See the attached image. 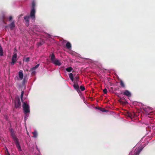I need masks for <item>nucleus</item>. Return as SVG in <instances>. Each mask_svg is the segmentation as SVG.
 Returning a JSON list of instances; mask_svg holds the SVG:
<instances>
[{
	"mask_svg": "<svg viewBox=\"0 0 155 155\" xmlns=\"http://www.w3.org/2000/svg\"><path fill=\"white\" fill-rule=\"evenodd\" d=\"M23 110L25 113H27L30 112L29 106L27 103H23Z\"/></svg>",
	"mask_w": 155,
	"mask_h": 155,
	"instance_id": "nucleus-1",
	"label": "nucleus"
},
{
	"mask_svg": "<svg viewBox=\"0 0 155 155\" xmlns=\"http://www.w3.org/2000/svg\"><path fill=\"white\" fill-rule=\"evenodd\" d=\"M21 105V103L20 102V99L19 97L16 98L15 101V108H19L20 107Z\"/></svg>",
	"mask_w": 155,
	"mask_h": 155,
	"instance_id": "nucleus-2",
	"label": "nucleus"
},
{
	"mask_svg": "<svg viewBox=\"0 0 155 155\" xmlns=\"http://www.w3.org/2000/svg\"><path fill=\"white\" fill-rule=\"evenodd\" d=\"M17 54L15 53L12 57V62H11V64L12 65H13L17 61Z\"/></svg>",
	"mask_w": 155,
	"mask_h": 155,
	"instance_id": "nucleus-3",
	"label": "nucleus"
},
{
	"mask_svg": "<svg viewBox=\"0 0 155 155\" xmlns=\"http://www.w3.org/2000/svg\"><path fill=\"white\" fill-rule=\"evenodd\" d=\"M14 141L16 145V147L18 149L20 150H21V146L19 143L18 140L17 138L15 137L14 138Z\"/></svg>",
	"mask_w": 155,
	"mask_h": 155,
	"instance_id": "nucleus-4",
	"label": "nucleus"
},
{
	"mask_svg": "<svg viewBox=\"0 0 155 155\" xmlns=\"http://www.w3.org/2000/svg\"><path fill=\"white\" fill-rule=\"evenodd\" d=\"M35 9H32L30 14V16L32 19H35Z\"/></svg>",
	"mask_w": 155,
	"mask_h": 155,
	"instance_id": "nucleus-5",
	"label": "nucleus"
},
{
	"mask_svg": "<svg viewBox=\"0 0 155 155\" xmlns=\"http://www.w3.org/2000/svg\"><path fill=\"white\" fill-rule=\"evenodd\" d=\"M123 94L126 96L128 97H130L131 96V94L130 92L127 90H125L123 93Z\"/></svg>",
	"mask_w": 155,
	"mask_h": 155,
	"instance_id": "nucleus-6",
	"label": "nucleus"
},
{
	"mask_svg": "<svg viewBox=\"0 0 155 155\" xmlns=\"http://www.w3.org/2000/svg\"><path fill=\"white\" fill-rule=\"evenodd\" d=\"M73 86L74 89L76 90L78 92L80 91L79 86L77 82H74V84L73 85Z\"/></svg>",
	"mask_w": 155,
	"mask_h": 155,
	"instance_id": "nucleus-7",
	"label": "nucleus"
},
{
	"mask_svg": "<svg viewBox=\"0 0 155 155\" xmlns=\"http://www.w3.org/2000/svg\"><path fill=\"white\" fill-rule=\"evenodd\" d=\"M53 63L54 64L58 66H60L61 64V63L60 61L57 59H56L55 61L53 62Z\"/></svg>",
	"mask_w": 155,
	"mask_h": 155,
	"instance_id": "nucleus-8",
	"label": "nucleus"
},
{
	"mask_svg": "<svg viewBox=\"0 0 155 155\" xmlns=\"http://www.w3.org/2000/svg\"><path fill=\"white\" fill-rule=\"evenodd\" d=\"M9 27L11 30H12L14 29L15 27V21H13L9 25Z\"/></svg>",
	"mask_w": 155,
	"mask_h": 155,
	"instance_id": "nucleus-9",
	"label": "nucleus"
},
{
	"mask_svg": "<svg viewBox=\"0 0 155 155\" xmlns=\"http://www.w3.org/2000/svg\"><path fill=\"white\" fill-rule=\"evenodd\" d=\"M24 19L26 23L28 25H29V16H26L24 17Z\"/></svg>",
	"mask_w": 155,
	"mask_h": 155,
	"instance_id": "nucleus-10",
	"label": "nucleus"
},
{
	"mask_svg": "<svg viewBox=\"0 0 155 155\" xmlns=\"http://www.w3.org/2000/svg\"><path fill=\"white\" fill-rule=\"evenodd\" d=\"M18 75L19 78L21 80H22L23 78V71L22 70H20L18 73Z\"/></svg>",
	"mask_w": 155,
	"mask_h": 155,
	"instance_id": "nucleus-11",
	"label": "nucleus"
},
{
	"mask_svg": "<svg viewBox=\"0 0 155 155\" xmlns=\"http://www.w3.org/2000/svg\"><path fill=\"white\" fill-rule=\"evenodd\" d=\"M50 59L52 63L56 59L55 56L54 54L53 53L52 54L51 56Z\"/></svg>",
	"mask_w": 155,
	"mask_h": 155,
	"instance_id": "nucleus-12",
	"label": "nucleus"
},
{
	"mask_svg": "<svg viewBox=\"0 0 155 155\" xmlns=\"http://www.w3.org/2000/svg\"><path fill=\"white\" fill-rule=\"evenodd\" d=\"M66 46L67 48L69 49H70V48H71V43L69 42H68L66 44Z\"/></svg>",
	"mask_w": 155,
	"mask_h": 155,
	"instance_id": "nucleus-13",
	"label": "nucleus"
},
{
	"mask_svg": "<svg viewBox=\"0 0 155 155\" xmlns=\"http://www.w3.org/2000/svg\"><path fill=\"white\" fill-rule=\"evenodd\" d=\"M69 77L70 78V79L73 81H74V77L73 76V74L72 73H70L69 75Z\"/></svg>",
	"mask_w": 155,
	"mask_h": 155,
	"instance_id": "nucleus-14",
	"label": "nucleus"
},
{
	"mask_svg": "<svg viewBox=\"0 0 155 155\" xmlns=\"http://www.w3.org/2000/svg\"><path fill=\"white\" fill-rule=\"evenodd\" d=\"M73 70V68L71 67H69L66 68V71L68 72L72 71Z\"/></svg>",
	"mask_w": 155,
	"mask_h": 155,
	"instance_id": "nucleus-15",
	"label": "nucleus"
},
{
	"mask_svg": "<svg viewBox=\"0 0 155 155\" xmlns=\"http://www.w3.org/2000/svg\"><path fill=\"white\" fill-rule=\"evenodd\" d=\"M32 133L33 134V137H37L38 134L37 132L36 131H34V132H33Z\"/></svg>",
	"mask_w": 155,
	"mask_h": 155,
	"instance_id": "nucleus-16",
	"label": "nucleus"
},
{
	"mask_svg": "<svg viewBox=\"0 0 155 155\" xmlns=\"http://www.w3.org/2000/svg\"><path fill=\"white\" fill-rule=\"evenodd\" d=\"M141 150V149L140 150H136V151L135 153V155H138L140 153V152Z\"/></svg>",
	"mask_w": 155,
	"mask_h": 155,
	"instance_id": "nucleus-17",
	"label": "nucleus"
},
{
	"mask_svg": "<svg viewBox=\"0 0 155 155\" xmlns=\"http://www.w3.org/2000/svg\"><path fill=\"white\" fill-rule=\"evenodd\" d=\"M35 1H33L32 2V9H35Z\"/></svg>",
	"mask_w": 155,
	"mask_h": 155,
	"instance_id": "nucleus-18",
	"label": "nucleus"
},
{
	"mask_svg": "<svg viewBox=\"0 0 155 155\" xmlns=\"http://www.w3.org/2000/svg\"><path fill=\"white\" fill-rule=\"evenodd\" d=\"M23 60L24 61H25L26 62H28L30 61V58L28 57L24 58Z\"/></svg>",
	"mask_w": 155,
	"mask_h": 155,
	"instance_id": "nucleus-19",
	"label": "nucleus"
},
{
	"mask_svg": "<svg viewBox=\"0 0 155 155\" xmlns=\"http://www.w3.org/2000/svg\"><path fill=\"white\" fill-rule=\"evenodd\" d=\"M23 94H24V91H22L21 92V95H20L21 99V100L22 101H23Z\"/></svg>",
	"mask_w": 155,
	"mask_h": 155,
	"instance_id": "nucleus-20",
	"label": "nucleus"
},
{
	"mask_svg": "<svg viewBox=\"0 0 155 155\" xmlns=\"http://www.w3.org/2000/svg\"><path fill=\"white\" fill-rule=\"evenodd\" d=\"M75 82H77L78 83V82L79 81V77L78 76H76L75 77Z\"/></svg>",
	"mask_w": 155,
	"mask_h": 155,
	"instance_id": "nucleus-21",
	"label": "nucleus"
},
{
	"mask_svg": "<svg viewBox=\"0 0 155 155\" xmlns=\"http://www.w3.org/2000/svg\"><path fill=\"white\" fill-rule=\"evenodd\" d=\"M80 88L82 91H84L85 89V87L82 85L81 86Z\"/></svg>",
	"mask_w": 155,
	"mask_h": 155,
	"instance_id": "nucleus-22",
	"label": "nucleus"
},
{
	"mask_svg": "<svg viewBox=\"0 0 155 155\" xmlns=\"http://www.w3.org/2000/svg\"><path fill=\"white\" fill-rule=\"evenodd\" d=\"M120 84L121 86L122 87H123L124 88L125 87V85H124V82L122 81H120Z\"/></svg>",
	"mask_w": 155,
	"mask_h": 155,
	"instance_id": "nucleus-23",
	"label": "nucleus"
},
{
	"mask_svg": "<svg viewBox=\"0 0 155 155\" xmlns=\"http://www.w3.org/2000/svg\"><path fill=\"white\" fill-rule=\"evenodd\" d=\"M100 111L102 112H105L107 111L105 108H101V109Z\"/></svg>",
	"mask_w": 155,
	"mask_h": 155,
	"instance_id": "nucleus-24",
	"label": "nucleus"
},
{
	"mask_svg": "<svg viewBox=\"0 0 155 155\" xmlns=\"http://www.w3.org/2000/svg\"><path fill=\"white\" fill-rule=\"evenodd\" d=\"M36 69V67H35V66L34 67L31 68H30V70L32 71H33V70H35Z\"/></svg>",
	"mask_w": 155,
	"mask_h": 155,
	"instance_id": "nucleus-25",
	"label": "nucleus"
},
{
	"mask_svg": "<svg viewBox=\"0 0 155 155\" xmlns=\"http://www.w3.org/2000/svg\"><path fill=\"white\" fill-rule=\"evenodd\" d=\"M127 115L130 117H131L132 116L131 114L129 112L127 113Z\"/></svg>",
	"mask_w": 155,
	"mask_h": 155,
	"instance_id": "nucleus-26",
	"label": "nucleus"
},
{
	"mask_svg": "<svg viewBox=\"0 0 155 155\" xmlns=\"http://www.w3.org/2000/svg\"><path fill=\"white\" fill-rule=\"evenodd\" d=\"M103 91L104 94H107V89L106 88H105V89Z\"/></svg>",
	"mask_w": 155,
	"mask_h": 155,
	"instance_id": "nucleus-27",
	"label": "nucleus"
},
{
	"mask_svg": "<svg viewBox=\"0 0 155 155\" xmlns=\"http://www.w3.org/2000/svg\"><path fill=\"white\" fill-rule=\"evenodd\" d=\"M96 108L97 109L100 110H101V107H96Z\"/></svg>",
	"mask_w": 155,
	"mask_h": 155,
	"instance_id": "nucleus-28",
	"label": "nucleus"
},
{
	"mask_svg": "<svg viewBox=\"0 0 155 155\" xmlns=\"http://www.w3.org/2000/svg\"><path fill=\"white\" fill-rule=\"evenodd\" d=\"M39 65H40L39 64H37L36 65H35V66L36 67V69H37L39 67Z\"/></svg>",
	"mask_w": 155,
	"mask_h": 155,
	"instance_id": "nucleus-29",
	"label": "nucleus"
},
{
	"mask_svg": "<svg viewBox=\"0 0 155 155\" xmlns=\"http://www.w3.org/2000/svg\"><path fill=\"white\" fill-rule=\"evenodd\" d=\"M12 16H10L9 17V20L11 21L12 19Z\"/></svg>",
	"mask_w": 155,
	"mask_h": 155,
	"instance_id": "nucleus-30",
	"label": "nucleus"
},
{
	"mask_svg": "<svg viewBox=\"0 0 155 155\" xmlns=\"http://www.w3.org/2000/svg\"><path fill=\"white\" fill-rule=\"evenodd\" d=\"M66 41L65 40H63L62 41V42L64 43H66Z\"/></svg>",
	"mask_w": 155,
	"mask_h": 155,
	"instance_id": "nucleus-31",
	"label": "nucleus"
},
{
	"mask_svg": "<svg viewBox=\"0 0 155 155\" xmlns=\"http://www.w3.org/2000/svg\"><path fill=\"white\" fill-rule=\"evenodd\" d=\"M10 131L12 133L13 132H14L13 129H11L10 130Z\"/></svg>",
	"mask_w": 155,
	"mask_h": 155,
	"instance_id": "nucleus-32",
	"label": "nucleus"
},
{
	"mask_svg": "<svg viewBox=\"0 0 155 155\" xmlns=\"http://www.w3.org/2000/svg\"><path fill=\"white\" fill-rule=\"evenodd\" d=\"M35 71H32V74H35Z\"/></svg>",
	"mask_w": 155,
	"mask_h": 155,
	"instance_id": "nucleus-33",
	"label": "nucleus"
},
{
	"mask_svg": "<svg viewBox=\"0 0 155 155\" xmlns=\"http://www.w3.org/2000/svg\"><path fill=\"white\" fill-rule=\"evenodd\" d=\"M107 79L108 80V81H109L110 80V78H108V77L107 78Z\"/></svg>",
	"mask_w": 155,
	"mask_h": 155,
	"instance_id": "nucleus-34",
	"label": "nucleus"
},
{
	"mask_svg": "<svg viewBox=\"0 0 155 155\" xmlns=\"http://www.w3.org/2000/svg\"><path fill=\"white\" fill-rule=\"evenodd\" d=\"M109 84H110V85H111V83H110V82H109Z\"/></svg>",
	"mask_w": 155,
	"mask_h": 155,
	"instance_id": "nucleus-35",
	"label": "nucleus"
},
{
	"mask_svg": "<svg viewBox=\"0 0 155 155\" xmlns=\"http://www.w3.org/2000/svg\"><path fill=\"white\" fill-rule=\"evenodd\" d=\"M7 27H8V26H5V28H6Z\"/></svg>",
	"mask_w": 155,
	"mask_h": 155,
	"instance_id": "nucleus-36",
	"label": "nucleus"
},
{
	"mask_svg": "<svg viewBox=\"0 0 155 155\" xmlns=\"http://www.w3.org/2000/svg\"><path fill=\"white\" fill-rule=\"evenodd\" d=\"M22 15H21V16H22Z\"/></svg>",
	"mask_w": 155,
	"mask_h": 155,
	"instance_id": "nucleus-37",
	"label": "nucleus"
},
{
	"mask_svg": "<svg viewBox=\"0 0 155 155\" xmlns=\"http://www.w3.org/2000/svg\"><path fill=\"white\" fill-rule=\"evenodd\" d=\"M107 112H108V110H107Z\"/></svg>",
	"mask_w": 155,
	"mask_h": 155,
	"instance_id": "nucleus-38",
	"label": "nucleus"
},
{
	"mask_svg": "<svg viewBox=\"0 0 155 155\" xmlns=\"http://www.w3.org/2000/svg\"><path fill=\"white\" fill-rule=\"evenodd\" d=\"M107 84H108V83H107Z\"/></svg>",
	"mask_w": 155,
	"mask_h": 155,
	"instance_id": "nucleus-39",
	"label": "nucleus"
},
{
	"mask_svg": "<svg viewBox=\"0 0 155 155\" xmlns=\"http://www.w3.org/2000/svg\"><path fill=\"white\" fill-rule=\"evenodd\" d=\"M8 155H10V154H9Z\"/></svg>",
	"mask_w": 155,
	"mask_h": 155,
	"instance_id": "nucleus-40",
	"label": "nucleus"
}]
</instances>
